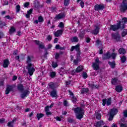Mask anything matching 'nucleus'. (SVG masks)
<instances>
[{
  "label": "nucleus",
  "mask_w": 127,
  "mask_h": 127,
  "mask_svg": "<svg viewBox=\"0 0 127 127\" xmlns=\"http://www.w3.org/2000/svg\"><path fill=\"white\" fill-rule=\"evenodd\" d=\"M127 22V18L124 17L122 19L119 21L117 24L111 25L109 28V30H113V31H117L119 29L123 30V32L121 34L122 37H125L126 35H127V29L125 28V24Z\"/></svg>",
  "instance_id": "f257e3e1"
},
{
  "label": "nucleus",
  "mask_w": 127,
  "mask_h": 127,
  "mask_svg": "<svg viewBox=\"0 0 127 127\" xmlns=\"http://www.w3.org/2000/svg\"><path fill=\"white\" fill-rule=\"evenodd\" d=\"M72 111H74L75 114H76V119L81 120L84 118L85 110L81 107H77L75 108H73Z\"/></svg>",
  "instance_id": "f03ea898"
},
{
  "label": "nucleus",
  "mask_w": 127,
  "mask_h": 127,
  "mask_svg": "<svg viewBox=\"0 0 127 127\" xmlns=\"http://www.w3.org/2000/svg\"><path fill=\"white\" fill-rule=\"evenodd\" d=\"M120 10L121 12L125 13L127 10V0H123L122 3L120 6Z\"/></svg>",
  "instance_id": "7ed1b4c3"
},
{
  "label": "nucleus",
  "mask_w": 127,
  "mask_h": 127,
  "mask_svg": "<svg viewBox=\"0 0 127 127\" xmlns=\"http://www.w3.org/2000/svg\"><path fill=\"white\" fill-rule=\"evenodd\" d=\"M26 69L28 70V73L29 76H32L33 73L35 72V68L32 67V64H29L26 66Z\"/></svg>",
  "instance_id": "20e7f679"
},
{
  "label": "nucleus",
  "mask_w": 127,
  "mask_h": 127,
  "mask_svg": "<svg viewBox=\"0 0 127 127\" xmlns=\"http://www.w3.org/2000/svg\"><path fill=\"white\" fill-rule=\"evenodd\" d=\"M106 104L107 106H111L112 104V98H109L108 99L104 98L102 100V105L105 107Z\"/></svg>",
  "instance_id": "39448f33"
},
{
  "label": "nucleus",
  "mask_w": 127,
  "mask_h": 127,
  "mask_svg": "<svg viewBox=\"0 0 127 127\" xmlns=\"http://www.w3.org/2000/svg\"><path fill=\"white\" fill-rule=\"evenodd\" d=\"M105 8V5L104 4H97L94 6V10L96 11H99V10H103Z\"/></svg>",
  "instance_id": "423d86ee"
},
{
  "label": "nucleus",
  "mask_w": 127,
  "mask_h": 127,
  "mask_svg": "<svg viewBox=\"0 0 127 127\" xmlns=\"http://www.w3.org/2000/svg\"><path fill=\"white\" fill-rule=\"evenodd\" d=\"M65 16H66V14L64 12H61L58 14H57L54 19L56 20H59V19H62V18H65Z\"/></svg>",
  "instance_id": "0eeeda50"
},
{
  "label": "nucleus",
  "mask_w": 127,
  "mask_h": 127,
  "mask_svg": "<svg viewBox=\"0 0 127 127\" xmlns=\"http://www.w3.org/2000/svg\"><path fill=\"white\" fill-rule=\"evenodd\" d=\"M14 88V87L13 86V85H7L6 90L5 91V94L6 95H8V94H9L10 92L13 91Z\"/></svg>",
  "instance_id": "6e6552de"
},
{
  "label": "nucleus",
  "mask_w": 127,
  "mask_h": 127,
  "mask_svg": "<svg viewBox=\"0 0 127 127\" xmlns=\"http://www.w3.org/2000/svg\"><path fill=\"white\" fill-rule=\"evenodd\" d=\"M74 50H75L76 52H79V51H81L80 50V44L76 45L75 46H73L71 47L70 51L71 52L74 51Z\"/></svg>",
  "instance_id": "1a4fd4ad"
},
{
  "label": "nucleus",
  "mask_w": 127,
  "mask_h": 127,
  "mask_svg": "<svg viewBox=\"0 0 127 127\" xmlns=\"http://www.w3.org/2000/svg\"><path fill=\"white\" fill-rule=\"evenodd\" d=\"M100 27L96 26L95 28L90 32V33H91V34H94V35H98L100 32Z\"/></svg>",
  "instance_id": "9d476101"
},
{
  "label": "nucleus",
  "mask_w": 127,
  "mask_h": 127,
  "mask_svg": "<svg viewBox=\"0 0 127 127\" xmlns=\"http://www.w3.org/2000/svg\"><path fill=\"white\" fill-rule=\"evenodd\" d=\"M50 96L52 98H58V94H57V90L53 89L50 92Z\"/></svg>",
  "instance_id": "9b49d317"
},
{
  "label": "nucleus",
  "mask_w": 127,
  "mask_h": 127,
  "mask_svg": "<svg viewBox=\"0 0 127 127\" xmlns=\"http://www.w3.org/2000/svg\"><path fill=\"white\" fill-rule=\"evenodd\" d=\"M30 94V92L28 91V90H25L21 94V99H24V98H26L28 95Z\"/></svg>",
  "instance_id": "f8f14e48"
},
{
  "label": "nucleus",
  "mask_w": 127,
  "mask_h": 127,
  "mask_svg": "<svg viewBox=\"0 0 127 127\" xmlns=\"http://www.w3.org/2000/svg\"><path fill=\"white\" fill-rule=\"evenodd\" d=\"M63 29L58 30L55 33L54 35L55 37H59V36H61L62 34H63Z\"/></svg>",
  "instance_id": "ddd939ff"
},
{
  "label": "nucleus",
  "mask_w": 127,
  "mask_h": 127,
  "mask_svg": "<svg viewBox=\"0 0 127 127\" xmlns=\"http://www.w3.org/2000/svg\"><path fill=\"white\" fill-rule=\"evenodd\" d=\"M111 58V54L110 52H108L105 53L104 56L102 57L103 60H108V59H110Z\"/></svg>",
  "instance_id": "4468645a"
},
{
  "label": "nucleus",
  "mask_w": 127,
  "mask_h": 127,
  "mask_svg": "<svg viewBox=\"0 0 127 127\" xmlns=\"http://www.w3.org/2000/svg\"><path fill=\"white\" fill-rule=\"evenodd\" d=\"M112 38L114 39L115 40H117V41L121 40V36L119 34H112Z\"/></svg>",
  "instance_id": "2eb2a0df"
},
{
  "label": "nucleus",
  "mask_w": 127,
  "mask_h": 127,
  "mask_svg": "<svg viewBox=\"0 0 127 127\" xmlns=\"http://www.w3.org/2000/svg\"><path fill=\"white\" fill-rule=\"evenodd\" d=\"M83 71V66H78L75 69V70H72L71 73H80V72H82Z\"/></svg>",
  "instance_id": "dca6fc26"
},
{
  "label": "nucleus",
  "mask_w": 127,
  "mask_h": 127,
  "mask_svg": "<svg viewBox=\"0 0 127 127\" xmlns=\"http://www.w3.org/2000/svg\"><path fill=\"white\" fill-rule=\"evenodd\" d=\"M105 125V123L103 120H101L100 121L97 122L94 125V127H102V126Z\"/></svg>",
  "instance_id": "f3484780"
},
{
  "label": "nucleus",
  "mask_w": 127,
  "mask_h": 127,
  "mask_svg": "<svg viewBox=\"0 0 127 127\" xmlns=\"http://www.w3.org/2000/svg\"><path fill=\"white\" fill-rule=\"evenodd\" d=\"M10 63L8 59H5L3 61V68H7Z\"/></svg>",
  "instance_id": "a211bd4d"
},
{
  "label": "nucleus",
  "mask_w": 127,
  "mask_h": 127,
  "mask_svg": "<svg viewBox=\"0 0 127 127\" xmlns=\"http://www.w3.org/2000/svg\"><path fill=\"white\" fill-rule=\"evenodd\" d=\"M85 34H86V31L83 30L79 33L78 37H79L80 39H83L85 37Z\"/></svg>",
  "instance_id": "6ab92c4d"
},
{
  "label": "nucleus",
  "mask_w": 127,
  "mask_h": 127,
  "mask_svg": "<svg viewBox=\"0 0 127 127\" xmlns=\"http://www.w3.org/2000/svg\"><path fill=\"white\" fill-rule=\"evenodd\" d=\"M48 86L50 89L51 90H55L56 89L55 87V83L53 82H51L48 84Z\"/></svg>",
  "instance_id": "aec40b11"
},
{
  "label": "nucleus",
  "mask_w": 127,
  "mask_h": 127,
  "mask_svg": "<svg viewBox=\"0 0 127 127\" xmlns=\"http://www.w3.org/2000/svg\"><path fill=\"white\" fill-rule=\"evenodd\" d=\"M17 88L18 91L20 92H23V91H24V87H23V85L21 83H19L17 85Z\"/></svg>",
  "instance_id": "412c9836"
},
{
  "label": "nucleus",
  "mask_w": 127,
  "mask_h": 127,
  "mask_svg": "<svg viewBox=\"0 0 127 127\" xmlns=\"http://www.w3.org/2000/svg\"><path fill=\"white\" fill-rule=\"evenodd\" d=\"M16 122V119L13 118V120L11 122H9L7 123V127H13V124H14V122Z\"/></svg>",
  "instance_id": "4be33fe9"
},
{
  "label": "nucleus",
  "mask_w": 127,
  "mask_h": 127,
  "mask_svg": "<svg viewBox=\"0 0 127 127\" xmlns=\"http://www.w3.org/2000/svg\"><path fill=\"white\" fill-rule=\"evenodd\" d=\"M118 81H119V79L118 77H114L112 78L111 79V84L112 85H114V86L118 84Z\"/></svg>",
  "instance_id": "5701e85b"
},
{
  "label": "nucleus",
  "mask_w": 127,
  "mask_h": 127,
  "mask_svg": "<svg viewBox=\"0 0 127 127\" xmlns=\"http://www.w3.org/2000/svg\"><path fill=\"white\" fill-rule=\"evenodd\" d=\"M118 52L119 54H122L123 55H125L126 53H127V51H126V49L124 48H121L118 50Z\"/></svg>",
  "instance_id": "b1692460"
},
{
  "label": "nucleus",
  "mask_w": 127,
  "mask_h": 127,
  "mask_svg": "<svg viewBox=\"0 0 127 127\" xmlns=\"http://www.w3.org/2000/svg\"><path fill=\"white\" fill-rule=\"evenodd\" d=\"M115 90L118 93H121L123 91V86L122 85H117L116 86Z\"/></svg>",
  "instance_id": "393cba45"
},
{
  "label": "nucleus",
  "mask_w": 127,
  "mask_h": 127,
  "mask_svg": "<svg viewBox=\"0 0 127 127\" xmlns=\"http://www.w3.org/2000/svg\"><path fill=\"white\" fill-rule=\"evenodd\" d=\"M92 67L94 69L96 70V71L100 69V65H99V64L93 63L92 64Z\"/></svg>",
  "instance_id": "a878e982"
},
{
  "label": "nucleus",
  "mask_w": 127,
  "mask_h": 127,
  "mask_svg": "<svg viewBox=\"0 0 127 127\" xmlns=\"http://www.w3.org/2000/svg\"><path fill=\"white\" fill-rule=\"evenodd\" d=\"M118 112L119 111L118 110V109L117 108H114L111 110L110 114H111L112 115H113V116H116V115L118 114Z\"/></svg>",
  "instance_id": "bb28decb"
},
{
  "label": "nucleus",
  "mask_w": 127,
  "mask_h": 127,
  "mask_svg": "<svg viewBox=\"0 0 127 127\" xmlns=\"http://www.w3.org/2000/svg\"><path fill=\"white\" fill-rule=\"evenodd\" d=\"M33 11V9L31 8L27 12V14H26L25 16L26 18H29L30 17V14L32 13Z\"/></svg>",
  "instance_id": "cd10ccee"
},
{
  "label": "nucleus",
  "mask_w": 127,
  "mask_h": 127,
  "mask_svg": "<svg viewBox=\"0 0 127 127\" xmlns=\"http://www.w3.org/2000/svg\"><path fill=\"white\" fill-rule=\"evenodd\" d=\"M108 64L110 66L111 68L112 69H114V68H116V63L115 61L113 62H108Z\"/></svg>",
  "instance_id": "c85d7f7f"
},
{
  "label": "nucleus",
  "mask_w": 127,
  "mask_h": 127,
  "mask_svg": "<svg viewBox=\"0 0 127 127\" xmlns=\"http://www.w3.org/2000/svg\"><path fill=\"white\" fill-rule=\"evenodd\" d=\"M36 117H37V119L38 121H39L40 120V119H41L42 118H43V117H44V114H43L42 113H37Z\"/></svg>",
  "instance_id": "c756f323"
},
{
  "label": "nucleus",
  "mask_w": 127,
  "mask_h": 127,
  "mask_svg": "<svg viewBox=\"0 0 127 127\" xmlns=\"http://www.w3.org/2000/svg\"><path fill=\"white\" fill-rule=\"evenodd\" d=\"M89 92V88H83L81 89V93L85 94V93H88Z\"/></svg>",
  "instance_id": "7c9ffc66"
},
{
  "label": "nucleus",
  "mask_w": 127,
  "mask_h": 127,
  "mask_svg": "<svg viewBox=\"0 0 127 127\" xmlns=\"http://www.w3.org/2000/svg\"><path fill=\"white\" fill-rule=\"evenodd\" d=\"M71 42H78L79 41V39H78V37L75 36L73 37V38L70 39Z\"/></svg>",
  "instance_id": "2f4dec72"
},
{
  "label": "nucleus",
  "mask_w": 127,
  "mask_h": 127,
  "mask_svg": "<svg viewBox=\"0 0 127 127\" xmlns=\"http://www.w3.org/2000/svg\"><path fill=\"white\" fill-rule=\"evenodd\" d=\"M50 76L51 78H55L56 77V71H52L50 72Z\"/></svg>",
  "instance_id": "473e14b6"
},
{
  "label": "nucleus",
  "mask_w": 127,
  "mask_h": 127,
  "mask_svg": "<svg viewBox=\"0 0 127 127\" xmlns=\"http://www.w3.org/2000/svg\"><path fill=\"white\" fill-rule=\"evenodd\" d=\"M80 4L81 7L83 8V7L85 6V2H84V1L81 0H77V2H80Z\"/></svg>",
  "instance_id": "72a5a7b5"
},
{
  "label": "nucleus",
  "mask_w": 127,
  "mask_h": 127,
  "mask_svg": "<svg viewBox=\"0 0 127 127\" xmlns=\"http://www.w3.org/2000/svg\"><path fill=\"white\" fill-rule=\"evenodd\" d=\"M52 66L54 69H55V68H57V66H58V64L57 62H55L54 61L52 62Z\"/></svg>",
  "instance_id": "f704fd0d"
},
{
  "label": "nucleus",
  "mask_w": 127,
  "mask_h": 127,
  "mask_svg": "<svg viewBox=\"0 0 127 127\" xmlns=\"http://www.w3.org/2000/svg\"><path fill=\"white\" fill-rule=\"evenodd\" d=\"M16 30L14 27H11L10 29L9 30V32L10 34H11V33H13V32H15V31Z\"/></svg>",
  "instance_id": "c9c22d12"
},
{
  "label": "nucleus",
  "mask_w": 127,
  "mask_h": 127,
  "mask_svg": "<svg viewBox=\"0 0 127 127\" xmlns=\"http://www.w3.org/2000/svg\"><path fill=\"white\" fill-rule=\"evenodd\" d=\"M15 9H16V13H18V12L20 11V5L19 4H17L15 6Z\"/></svg>",
  "instance_id": "e433bc0d"
},
{
  "label": "nucleus",
  "mask_w": 127,
  "mask_h": 127,
  "mask_svg": "<svg viewBox=\"0 0 127 127\" xmlns=\"http://www.w3.org/2000/svg\"><path fill=\"white\" fill-rule=\"evenodd\" d=\"M117 55H118V54L115 53H112V54H110V56L111 57H112L113 60H116V57H117Z\"/></svg>",
  "instance_id": "4c0bfd02"
},
{
  "label": "nucleus",
  "mask_w": 127,
  "mask_h": 127,
  "mask_svg": "<svg viewBox=\"0 0 127 127\" xmlns=\"http://www.w3.org/2000/svg\"><path fill=\"white\" fill-rule=\"evenodd\" d=\"M76 59L81 60V51H80L79 52H77Z\"/></svg>",
  "instance_id": "58836bf2"
},
{
  "label": "nucleus",
  "mask_w": 127,
  "mask_h": 127,
  "mask_svg": "<svg viewBox=\"0 0 127 127\" xmlns=\"http://www.w3.org/2000/svg\"><path fill=\"white\" fill-rule=\"evenodd\" d=\"M38 20L39 22L41 23L44 21V19L43 18V17H42V16L40 15L38 17Z\"/></svg>",
  "instance_id": "ea45409f"
},
{
  "label": "nucleus",
  "mask_w": 127,
  "mask_h": 127,
  "mask_svg": "<svg viewBox=\"0 0 127 127\" xmlns=\"http://www.w3.org/2000/svg\"><path fill=\"white\" fill-rule=\"evenodd\" d=\"M34 7L35 8H39L40 7V4L39 1L34 3Z\"/></svg>",
  "instance_id": "a19ab883"
},
{
  "label": "nucleus",
  "mask_w": 127,
  "mask_h": 127,
  "mask_svg": "<svg viewBox=\"0 0 127 127\" xmlns=\"http://www.w3.org/2000/svg\"><path fill=\"white\" fill-rule=\"evenodd\" d=\"M71 101L73 104H76L78 99H77V98L75 97L74 96H73L71 98Z\"/></svg>",
  "instance_id": "79ce46f5"
},
{
  "label": "nucleus",
  "mask_w": 127,
  "mask_h": 127,
  "mask_svg": "<svg viewBox=\"0 0 127 127\" xmlns=\"http://www.w3.org/2000/svg\"><path fill=\"white\" fill-rule=\"evenodd\" d=\"M121 60L122 63H125L127 61V57L125 56H123L121 58Z\"/></svg>",
  "instance_id": "37998d69"
},
{
  "label": "nucleus",
  "mask_w": 127,
  "mask_h": 127,
  "mask_svg": "<svg viewBox=\"0 0 127 127\" xmlns=\"http://www.w3.org/2000/svg\"><path fill=\"white\" fill-rule=\"evenodd\" d=\"M96 119L97 120H101L102 119V114L97 112L96 114Z\"/></svg>",
  "instance_id": "c03bdc74"
},
{
  "label": "nucleus",
  "mask_w": 127,
  "mask_h": 127,
  "mask_svg": "<svg viewBox=\"0 0 127 127\" xmlns=\"http://www.w3.org/2000/svg\"><path fill=\"white\" fill-rule=\"evenodd\" d=\"M69 3H70L69 0H64V5H65V6H68V5H69Z\"/></svg>",
  "instance_id": "a18cd8bd"
},
{
  "label": "nucleus",
  "mask_w": 127,
  "mask_h": 127,
  "mask_svg": "<svg viewBox=\"0 0 127 127\" xmlns=\"http://www.w3.org/2000/svg\"><path fill=\"white\" fill-rule=\"evenodd\" d=\"M26 63L27 64H31V58L30 56L27 57Z\"/></svg>",
  "instance_id": "49530a36"
},
{
  "label": "nucleus",
  "mask_w": 127,
  "mask_h": 127,
  "mask_svg": "<svg viewBox=\"0 0 127 127\" xmlns=\"http://www.w3.org/2000/svg\"><path fill=\"white\" fill-rule=\"evenodd\" d=\"M58 27H60V28H64V27H65V25L63 22H61L58 25Z\"/></svg>",
  "instance_id": "de8ad7c7"
},
{
  "label": "nucleus",
  "mask_w": 127,
  "mask_h": 127,
  "mask_svg": "<svg viewBox=\"0 0 127 127\" xmlns=\"http://www.w3.org/2000/svg\"><path fill=\"white\" fill-rule=\"evenodd\" d=\"M6 25V24H5V22L0 21V27H3V26H5Z\"/></svg>",
  "instance_id": "09e8293b"
},
{
  "label": "nucleus",
  "mask_w": 127,
  "mask_h": 127,
  "mask_svg": "<svg viewBox=\"0 0 127 127\" xmlns=\"http://www.w3.org/2000/svg\"><path fill=\"white\" fill-rule=\"evenodd\" d=\"M55 49L60 50H63V48L60 46V45H57L55 47Z\"/></svg>",
  "instance_id": "8fccbe9b"
},
{
  "label": "nucleus",
  "mask_w": 127,
  "mask_h": 127,
  "mask_svg": "<svg viewBox=\"0 0 127 127\" xmlns=\"http://www.w3.org/2000/svg\"><path fill=\"white\" fill-rule=\"evenodd\" d=\"M114 116H115V115H113V114L110 113V115L109 118L108 119V120L110 122L113 121V119H114Z\"/></svg>",
  "instance_id": "3c124183"
},
{
  "label": "nucleus",
  "mask_w": 127,
  "mask_h": 127,
  "mask_svg": "<svg viewBox=\"0 0 127 127\" xmlns=\"http://www.w3.org/2000/svg\"><path fill=\"white\" fill-rule=\"evenodd\" d=\"M59 57H60V54H59L58 53H57L55 56V59L57 60L59 59Z\"/></svg>",
  "instance_id": "603ef678"
},
{
  "label": "nucleus",
  "mask_w": 127,
  "mask_h": 127,
  "mask_svg": "<svg viewBox=\"0 0 127 127\" xmlns=\"http://www.w3.org/2000/svg\"><path fill=\"white\" fill-rule=\"evenodd\" d=\"M82 76L83 79H87L88 77V74L86 72L82 73Z\"/></svg>",
  "instance_id": "864d4df0"
},
{
  "label": "nucleus",
  "mask_w": 127,
  "mask_h": 127,
  "mask_svg": "<svg viewBox=\"0 0 127 127\" xmlns=\"http://www.w3.org/2000/svg\"><path fill=\"white\" fill-rule=\"evenodd\" d=\"M29 4H30V3L29 2H26L24 3V7H27L29 6Z\"/></svg>",
  "instance_id": "5fc2aeb1"
},
{
  "label": "nucleus",
  "mask_w": 127,
  "mask_h": 127,
  "mask_svg": "<svg viewBox=\"0 0 127 127\" xmlns=\"http://www.w3.org/2000/svg\"><path fill=\"white\" fill-rule=\"evenodd\" d=\"M90 87H91V88H96V89H98V88H99V86L98 85H95L94 84H91L90 85Z\"/></svg>",
  "instance_id": "6e6d98bb"
},
{
  "label": "nucleus",
  "mask_w": 127,
  "mask_h": 127,
  "mask_svg": "<svg viewBox=\"0 0 127 127\" xmlns=\"http://www.w3.org/2000/svg\"><path fill=\"white\" fill-rule=\"evenodd\" d=\"M79 61H81V60H79L78 59H76L75 60H73V63L76 64H78Z\"/></svg>",
  "instance_id": "4d7b16f0"
},
{
  "label": "nucleus",
  "mask_w": 127,
  "mask_h": 127,
  "mask_svg": "<svg viewBox=\"0 0 127 127\" xmlns=\"http://www.w3.org/2000/svg\"><path fill=\"white\" fill-rule=\"evenodd\" d=\"M63 104L64 107H68V101L67 100L64 101Z\"/></svg>",
  "instance_id": "13d9d810"
},
{
  "label": "nucleus",
  "mask_w": 127,
  "mask_h": 127,
  "mask_svg": "<svg viewBox=\"0 0 127 127\" xmlns=\"http://www.w3.org/2000/svg\"><path fill=\"white\" fill-rule=\"evenodd\" d=\"M47 39L48 41H51V40H52V36L51 35H48L47 37Z\"/></svg>",
  "instance_id": "bf43d9fd"
},
{
  "label": "nucleus",
  "mask_w": 127,
  "mask_h": 127,
  "mask_svg": "<svg viewBox=\"0 0 127 127\" xmlns=\"http://www.w3.org/2000/svg\"><path fill=\"white\" fill-rule=\"evenodd\" d=\"M62 74L64 75V74H68V70L67 69H64V71H62Z\"/></svg>",
  "instance_id": "052dcab7"
},
{
  "label": "nucleus",
  "mask_w": 127,
  "mask_h": 127,
  "mask_svg": "<svg viewBox=\"0 0 127 127\" xmlns=\"http://www.w3.org/2000/svg\"><path fill=\"white\" fill-rule=\"evenodd\" d=\"M5 17V18H7V19H9V20H11V19H13L12 17H10L9 15H6Z\"/></svg>",
  "instance_id": "680f3d73"
},
{
  "label": "nucleus",
  "mask_w": 127,
  "mask_h": 127,
  "mask_svg": "<svg viewBox=\"0 0 127 127\" xmlns=\"http://www.w3.org/2000/svg\"><path fill=\"white\" fill-rule=\"evenodd\" d=\"M39 48H41V49H44V48H45V46H44V45L41 44H39Z\"/></svg>",
  "instance_id": "e2e57ef3"
},
{
  "label": "nucleus",
  "mask_w": 127,
  "mask_h": 127,
  "mask_svg": "<svg viewBox=\"0 0 127 127\" xmlns=\"http://www.w3.org/2000/svg\"><path fill=\"white\" fill-rule=\"evenodd\" d=\"M5 122V119L4 118H1L0 119V124H4V122Z\"/></svg>",
  "instance_id": "0e129e2a"
},
{
  "label": "nucleus",
  "mask_w": 127,
  "mask_h": 127,
  "mask_svg": "<svg viewBox=\"0 0 127 127\" xmlns=\"http://www.w3.org/2000/svg\"><path fill=\"white\" fill-rule=\"evenodd\" d=\"M86 43H90V42H91V38H90L89 37L86 38Z\"/></svg>",
  "instance_id": "69168bd1"
},
{
  "label": "nucleus",
  "mask_w": 127,
  "mask_h": 127,
  "mask_svg": "<svg viewBox=\"0 0 127 127\" xmlns=\"http://www.w3.org/2000/svg\"><path fill=\"white\" fill-rule=\"evenodd\" d=\"M34 42L36 45H39L41 43V42L40 41H37V40H35Z\"/></svg>",
  "instance_id": "338daca9"
},
{
  "label": "nucleus",
  "mask_w": 127,
  "mask_h": 127,
  "mask_svg": "<svg viewBox=\"0 0 127 127\" xmlns=\"http://www.w3.org/2000/svg\"><path fill=\"white\" fill-rule=\"evenodd\" d=\"M124 116L125 118H127V111H125L124 112Z\"/></svg>",
  "instance_id": "774afa93"
}]
</instances>
